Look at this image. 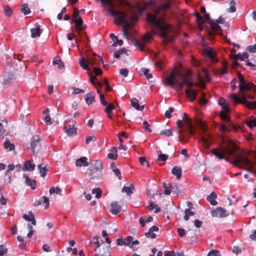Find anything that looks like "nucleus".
Masks as SVG:
<instances>
[{
	"label": "nucleus",
	"instance_id": "obj_1",
	"mask_svg": "<svg viewBox=\"0 0 256 256\" xmlns=\"http://www.w3.org/2000/svg\"><path fill=\"white\" fill-rule=\"evenodd\" d=\"M223 144L218 148L212 150L211 154L220 160H224L236 166L244 168L249 172H253L252 162L246 156L236 152L237 146L228 138H222Z\"/></svg>",
	"mask_w": 256,
	"mask_h": 256
},
{
	"label": "nucleus",
	"instance_id": "obj_2",
	"mask_svg": "<svg viewBox=\"0 0 256 256\" xmlns=\"http://www.w3.org/2000/svg\"><path fill=\"white\" fill-rule=\"evenodd\" d=\"M172 6V2L166 0L158 10L146 15L148 22L153 28L156 29L158 35L163 38H166L169 31L172 30V26L166 22L165 16V11L170 9Z\"/></svg>",
	"mask_w": 256,
	"mask_h": 256
},
{
	"label": "nucleus",
	"instance_id": "obj_3",
	"mask_svg": "<svg viewBox=\"0 0 256 256\" xmlns=\"http://www.w3.org/2000/svg\"><path fill=\"white\" fill-rule=\"evenodd\" d=\"M164 85L170 88H176L182 90L184 86H187L185 93L190 101H194L196 96V90L192 88L194 85L192 76L183 75L173 70L169 76H166L164 82Z\"/></svg>",
	"mask_w": 256,
	"mask_h": 256
},
{
	"label": "nucleus",
	"instance_id": "obj_4",
	"mask_svg": "<svg viewBox=\"0 0 256 256\" xmlns=\"http://www.w3.org/2000/svg\"><path fill=\"white\" fill-rule=\"evenodd\" d=\"M240 82L238 88L241 98L235 94H231L230 98L236 104L240 103L246 107L254 109L256 108V102H248V99L252 100L254 96L252 93L256 94V89L252 83L246 82L244 76L240 74L238 76Z\"/></svg>",
	"mask_w": 256,
	"mask_h": 256
},
{
	"label": "nucleus",
	"instance_id": "obj_5",
	"mask_svg": "<svg viewBox=\"0 0 256 256\" xmlns=\"http://www.w3.org/2000/svg\"><path fill=\"white\" fill-rule=\"evenodd\" d=\"M100 2L108 12L116 18V24L122 25L124 37L127 39L130 38L131 37L130 34L127 30L131 24L130 18H127L124 12L114 9L112 0H100Z\"/></svg>",
	"mask_w": 256,
	"mask_h": 256
},
{
	"label": "nucleus",
	"instance_id": "obj_6",
	"mask_svg": "<svg viewBox=\"0 0 256 256\" xmlns=\"http://www.w3.org/2000/svg\"><path fill=\"white\" fill-rule=\"evenodd\" d=\"M218 104L221 106L222 109L220 112V117L222 120H226L227 123L226 125L220 124L219 126L220 130L222 132H229L231 130H234L235 131L242 130L240 126H235L230 122V118L228 115L230 112L228 104L226 103L224 99L222 98L219 99Z\"/></svg>",
	"mask_w": 256,
	"mask_h": 256
},
{
	"label": "nucleus",
	"instance_id": "obj_7",
	"mask_svg": "<svg viewBox=\"0 0 256 256\" xmlns=\"http://www.w3.org/2000/svg\"><path fill=\"white\" fill-rule=\"evenodd\" d=\"M103 59L100 56L94 54V58H90L88 60H86L84 58H82L80 60V64L83 69L89 72L90 71V70L88 68V66L90 65L93 66L94 64H97L100 62L103 63Z\"/></svg>",
	"mask_w": 256,
	"mask_h": 256
},
{
	"label": "nucleus",
	"instance_id": "obj_8",
	"mask_svg": "<svg viewBox=\"0 0 256 256\" xmlns=\"http://www.w3.org/2000/svg\"><path fill=\"white\" fill-rule=\"evenodd\" d=\"M40 142L41 138L38 134H35L32 138L30 146L34 154H36L40 150L41 148Z\"/></svg>",
	"mask_w": 256,
	"mask_h": 256
},
{
	"label": "nucleus",
	"instance_id": "obj_9",
	"mask_svg": "<svg viewBox=\"0 0 256 256\" xmlns=\"http://www.w3.org/2000/svg\"><path fill=\"white\" fill-rule=\"evenodd\" d=\"M199 80L203 86H204L205 83L210 82V78L208 74V70L207 69L202 68L201 72L199 73Z\"/></svg>",
	"mask_w": 256,
	"mask_h": 256
},
{
	"label": "nucleus",
	"instance_id": "obj_10",
	"mask_svg": "<svg viewBox=\"0 0 256 256\" xmlns=\"http://www.w3.org/2000/svg\"><path fill=\"white\" fill-rule=\"evenodd\" d=\"M212 215L213 217L223 218L228 216L229 213L224 208L218 207L212 211Z\"/></svg>",
	"mask_w": 256,
	"mask_h": 256
},
{
	"label": "nucleus",
	"instance_id": "obj_11",
	"mask_svg": "<svg viewBox=\"0 0 256 256\" xmlns=\"http://www.w3.org/2000/svg\"><path fill=\"white\" fill-rule=\"evenodd\" d=\"M204 54L208 56L213 62H216L217 60L216 58V52L211 48L206 46L204 50Z\"/></svg>",
	"mask_w": 256,
	"mask_h": 256
},
{
	"label": "nucleus",
	"instance_id": "obj_12",
	"mask_svg": "<svg viewBox=\"0 0 256 256\" xmlns=\"http://www.w3.org/2000/svg\"><path fill=\"white\" fill-rule=\"evenodd\" d=\"M23 177L25 179L26 184L28 186H30L32 190L36 189V181L34 180L30 179L28 178V174H24Z\"/></svg>",
	"mask_w": 256,
	"mask_h": 256
},
{
	"label": "nucleus",
	"instance_id": "obj_13",
	"mask_svg": "<svg viewBox=\"0 0 256 256\" xmlns=\"http://www.w3.org/2000/svg\"><path fill=\"white\" fill-rule=\"evenodd\" d=\"M102 172L90 169L89 177L92 180H99L102 177Z\"/></svg>",
	"mask_w": 256,
	"mask_h": 256
},
{
	"label": "nucleus",
	"instance_id": "obj_14",
	"mask_svg": "<svg viewBox=\"0 0 256 256\" xmlns=\"http://www.w3.org/2000/svg\"><path fill=\"white\" fill-rule=\"evenodd\" d=\"M22 218L28 222H31L32 224L34 226L36 225V220L34 218V214L32 211L28 212V214H24Z\"/></svg>",
	"mask_w": 256,
	"mask_h": 256
},
{
	"label": "nucleus",
	"instance_id": "obj_15",
	"mask_svg": "<svg viewBox=\"0 0 256 256\" xmlns=\"http://www.w3.org/2000/svg\"><path fill=\"white\" fill-rule=\"evenodd\" d=\"M121 210V207L117 202H114L110 204V212L113 214H116Z\"/></svg>",
	"mask_w": 256,
	"mask_h": 256
},
{
	"label": "nucleus",
	"instance_id": "obj_16",
	"mask_svg": "<svg viewBox=\"0 0 256 256\" xmlns=\"http://www.w3.org/2000/svg\"><path fill=\"white\" fill-rule=\"evenodd\" d=\"M35 168V164L34 163H32L30 160H26L24 162L23 167L22 170L24 171H31L32 172Z\"/></svg>",
	"mask_w": 256,
	"mask_h": 256
},
{
	"label": "nucleus",
	"instance_id": "obj_17",
	"mask_svg": "<svg viewBox=\"0 0 256 256\" xmlns=\"http://www.w3.org/2000/svg\"><path fill=\"white\" fill-rule=\"evenodd\" d=\"M86 103L90 105L95 101L94 94L93 92L88 93L84 96Z\"/></svg>",
	"mask_w": 256,
	"mask_h": 256
},
{
	"label": "nucleus",
	"instance_id": "obj_18",
	"mask_svg": "<svg viewBox=\"0 0 256 256\" xmlns=\"http://www.w3.org/2000/svg\"><path fill=\"white\" fill-rule=\"evenodd\" d=\"M184 122V124L186 125V128L188 130V133L190 134H194L192 130V123L191 120L188 117V118L182 120Z\"/></svg>",
	"mask_w": 256,
	"mask_h": 256
},
{
	"label": "nucleus",
	"instance_id": "obj_19",
	"mask_svg": "<svg viewBox=\"0 0 256 256\" xmlns=\"http://www.w3.org/2000/svg\"><path fill=\"white\" fill-rule=\"evenodd\" d=\"M87 160L88 158L86 157H81L76 160V164L79 167L87 166L88 165Z\"/></svg>",
	"mask_w": 256,
	"mask_h": 256
},
{
	"label": "nucleus",
	"instance_id": "obj_20",
	"mask_svg": "<svg viewBox=\"0 0 256 256\" xmlns=\"http://www.w3.org/2000/svg\"><path fill=\"white\" fill-rule=\"evenodd\" d=\"M217 198L216 194L212 192L211 194L206 198V200L212 206H216L218 204L217 202L215 199Z\"/></svg>",
	"mask_w": 256,
	"mask_h": 256
},
{
	"label": "nucleus",
	"instance_id": "obj_21",
	"mask_svg": "<svg viewBox=\"0 0 256 256\" xmlns=\"http://www.w3.org/2000/svg\"><path fill=\"white\" fill-rule=\"evenodd\" d=\"M131 105L136 110H142L144 108V105L140 106L138 100L135 98H133L130 100Z\"/></svg>",
	"mask_w": 256,
	"mask_h": 256
},
{
	"label": "nucleus",
	"instance_id": "obj_22",
	"mask_svg": "<svg viewBox=\"0 0 256 256\" xmlns=\"http://www.w3.org/2000/svg\"><path fill=\"white\" fill-rule=\"evenodd\" d=\"M48 165L46 164L42 166V164H40L38 166V168L40 170V173L41 176L44 177L46 174V172L48 170Z\"/></svg>",
	"mask_w": 256,
	"mask_h": 256
},
{
	"label": "nucleus",
	"instance_id": "obj_23",
	"mask_svg": "<svg viewBox=\"0 0 256 256\" xmlns=\"http://www.w3.org/2000/svg\"><path fill=\"white\" fill-rule=\"evenodd\" d=\"M12 75L6 76L2 82V84L4 87L10 86L12 82Z\"/></svg>",
	"mask_w": 256,
	"mask_h": 256
},
{
	"label": "nucleus",
	"instance_id": "obj_24",
	"mask_svg": "<svg viewBox=\"0 0 256 256\" xmlns=\"http://www.w3.org/2000/svg\"><path fill=\"white\" fill-rule=\"evenodd\" d=\"M182 168L180 166H176L174 167L172 170V174L176 176L178 179H180L182 177Z\"/></svg>",
	"mask_w": 256,
	"mask_h": 256
},
{
	"label": "nucleus",
	"instance_id": "obj_25",
	"mask_svg": "<svg viewBox=\"0 0 256 256\" xmlns=\"http://www.w3.org/2000/svg\"><path fill=\"white\" fill-rule=\"evenodd\" d=\"M31 32V36L32 38H38L40 36V29L38 26V27H36V28H32L30 30Z\"/></svg>",
	"mask_w": 256,
	"mask_h": 256
},
{
	"label": "nucleus",
	"instance_id": "obj_26",
	"mask_svg": "<svg viewBox=\"0 0 256 256\" xmlns=\"http://www.w3.org/2000/svg\"><path fill=\"white\" fill-rule=\"evenodd\" d=\"M75 23L76 29L78 30H80L83 28L82 23L83 21L81 17H78L77 18L72 20Z\"/></svg>",
	"mask_w": 256,
	"mask_h": 256
},
{
	"label": "nucleus",
	"instance_id": "obj_27",
	"mask_svg": "<svg viewBox=\"0 0 256 256\" xmlns=\"http://www.w3.org/2000/svg\"><path fill=\"white\" fill-rule=\"evenodd\" d=\"M65 130L66 133L69 136H72L74 134L76 133V130L74 126L69 125L65 127Z\"/></svg>",
	"mask_w": 256,
	"mask_h": 256
},
{
	"label": "nucleus",
	"instance_id": "obj_28",
	"mask_svg": "<svg viewBox=\"0 0 256 256\" xmlns=\"http://www.w3.org/2000/svg\"><path fill=\"white\" fill-rule=\"evenodd\" d=\"M90 169L94 170L96 171L102 172V162L99 160H96L93 168Z\"/></svg>",
	"mask_w": 256,
	"mask_h": 256
},
{
	"label": "nucleus",
	"instance_id": "obj_29",
	"mask_svg": "<svg viewBox=\"0 0 256 256\" xmlns=\"http://www.w3.org/2000/svg\"><path fill=\"white\" fill-rule=\"evenodd\" d=\"M148 208L150 210H152L155 208V213L159 212L161 210L160 208L158 207L156 204H155L152 201L150 202L148 206Z\"/></svg>",
	"mask_w": 256,
	"mask_h": 256
},
{
	"label": "nucleus",
	"instance_id": "obj_30",
	"mask_svg": "<svg viewBox=\"0 0 256 256\" xmlns=\"http://www.w3.org/2000/svg\"><path fill=\"white\" fill-rule=\"evenodd\" d=\"M134 188V186L132 184H130L129 186H124L122 188V192H126L128 196H130L132 193Z\"/></svg>",
	"mask_w": 256,
	"mask_h": 256
},
{
	"label": "nucleus",
	"instance_id": "obj_31",
	"mask_svg": "<svg viewBox=\"0 0 256 256\" xmlns=\"http://www.w3.org/2000/svg\"><path fill=\"white\" fill-rule=\"evenodd\" d=\"M153 218L151 216L148 217L146 219H145L144 217H140L139 218V222L140 226L142 227H144V226L146 222H151Z\"/></svg>",
	"mask_w": 256,
	"mask_h": 256
},
{
	"label": "nucleus",
	"instance_id": "obj_32",
	"mask_svg": "<svg viewBox=\"0 0 256 256\" xmlns=\"http://www.w3.org/2000/svg\"><path fill=\"white\" fill-rule=\"evenodd\" d=\"M169 188L172 192L178 195L181 193L180 192L178 186L176 184H169Z\"/></svg>",
	"mask_w": 256,
	"mask_h": 256
},
{
	"label": "nucleus",
	"instance_id": "obj_33",
	"mask_svg": "<svg viewBox=\"0 0 256 256\" xmlns=\"http://www.w3.org/2000/svg\"><path fill=\"white\" fill-rule=\"evenodd\" d=\"M210 28L212 30L214 33H218L221 30L220 27L218 24L217 22H211Z\"/></svg>",
	"mask_w": 256,
	"mask_h": 256
},
{
	"label": "nucleus",
	"instance_id": "obj_34",
	"mask_svg": "<svg viewBox=\"0 0 256 256\" xmlns=\"http://www.w3.org/2000/svg\"><path fill=\"white\" fill-rule=\"evenodd\" d=\"M194 214V212L191 211L189 208H186L184 210V218L185 220L187 221L189 220L190 216H193Z\"/></svg>",
	"mask_w": 256,
	"mask_h": 256
},
{
	"label": "nucleus",
	"instance_id": "obj_35",
	"mask_svg": "<svg viewBox=\"0 0 256 256\" xmlns=\"http://www.w3.org/2000/svg\"><path fill=\"white\" fill-rule=\"evenodd\" d=\"M96 79V76H92V75L90 76V81L91 83L93 85H94L95 86H96V88L98 86L102 87V83L99 81H98L96 82H95L94 80Z\"/></svg>",
	"mask_w": 256,
	"mask_h": 256
},
{
	"label": "nucleus",
	"instance_id": "obj_36",
	"mask_svg": "<svg viewBox=\"0 0 256 256\" xmlns=\"http://www.w3.org/2000/svg\"><path fill=\"white\" fill-rule=\"evenodd\" d=\"M20 11L24 15L28 14L30 12V8H28L27 4H24L22 5Z\"/></svg>",
	"mask_w": 256,
	"mask_h": 256
},
{
	"label": "nucleus",
	"instance_id": "obj_37",
	"mask_svg": "<svg viewBox=\"0 0 256 256\" xmlns=\"http://www.w3.org/2000/svg\"><path fill=\"white\" fill-rule=\"evenodd\" d=\"M110 248V246H107L105 248H104L103 251L100 254V256H111Z\"/></svg>",
	"mask_w": 256,
	"mask_h": 256
},
{
	"label": "nucleus",
	"instance_id": "obj_38",
	"mask_svg": "<svg viewBox=\"0 0 256 256\" xmlns=\"http://www.w3.org/2000/svg\"><path fill=\"white\" fill-rule=\"evenodd\" d=\"M53 64H54L58 65V68L59 69L62 68L64 66V65L62 64V62H61L60 58L59 56H56L54 58L53 60Z\"/></svg>",
	"mask_w": 256,
	"mask_h": 256
},
{
	"label": "nucleus",
	"instance_id": "obj_39",
	"mask_svg": "<svg viewBox=\"0 0 256 256\" xmlns=\"http://www.w3.org/2000/svg\"><path fill=\"white\" fill-rule=\"evenodd\" d=\"M236 2L234 0H232L230 2V8L228 9L227 11L228 12H234L236 10Z\"/></svg>",
	"mask_w": 256,
	"mask_h": 256
},
{
	"label": "nucleus",
	"instance_id": "obj_40",
	"mask_svg": "<svg viewBox=\"0 0 256 256\" xmlns=\"http://www.w3.org/2000/svg\"><path fill=\"white\" fill-rule=\"evenodd\" d=\"M140 71L146 76L147 79L150 80L152 78V74L150 73L149 70L148 69L142 68Z\"/></svg>",
	"mask_w": 256,
	"mask_h": 256
},
{
	"label": "nucleus",
	"instance_id": "obj_41",
	"mask_svg": "<svg viewBox=\"0 0 256 256\" xmlns=\"http://www.w3.org/2000/svg\"><path fill=\"white\" fill-rule=\"evenodd\" d=\"M236 59L244 60L245 59H247L248 58V54L246 52H244L242 54L239 53L236 55Z\"/></svg>",
	"mask_w": 256,
	"mask_h": 256
},
{
	"label": "nucleus",
	"instance_id": "obj_42",
	"mask_svg": "<svg viewBox=\"0 0 256 256\" xmlns=\"http://www.w3.org/2000/svg\"><path fill=\"white\" fill-rule=\"evenodd\" d=\"M50 194H52L54 193H56V194H59L60 195H62V190L61 188H60L59 187H56V188H54V187H52L50 189Z\"/></svg>",
	"mask_w": 256,
	"mask_h": 256
},
{
	"label": "nucleus",
	"instance_id": "obj_43",
	"mask_svg": "<svg viewBox=\"0 0 256 256\" xmlns=\"http://www.w3.org/2000/svg\"><path fill=\"white\" fill-rule=\"evenodd\" d=\"M246 124L250 128L256 126V120L254 118H250L246 121Z\"/></svg>",
	"mask_w": 256,
	"mask_h": 256
},
{
	"label": "nucleus",
	"instance_id": "obj_44",
	"mask_svg": "<svg viewBox=\"0 0 256 256\" xmlns=\"http://www.w3.org/2000/svg\"><path fill=\"white\" fill-rule=\"evenodd\" d=\"M92 193L96 194L95 196L97 198H100L102 196V190L98 188H94L92 190Z\"/></svg>",
	"mask_w": 256,
	"mask_h": 256
},
{
	"label": "nucleus",
	"instance_id": "obj_45",
	"mask_svg": "<svg viewBox=\"0 0 256 256\" xmlns=\"http://www.w3.org/2000/svg\"><path fill=\"white\" fill-rule=\"evenodd\" d=\"M4 124L0 123V138L3 139L6 134V130L4 129Z\"/></svg>",
	"mask_w": 256,
	"mask_h": 256
},
{
	"label": "nucleus",
	"instance_id": "obj_46",
	"mask_svg": "<svg viewBox=\"0 0 256 256\" xmlns=\"http://www.w3.org/2000/svg\"><path fill=\"white\" fill-rule=\"evenodd\" d=\"M97 92H98V93L100 94V103L103 106H107L108 102L105 100L104 95L103 94H102L100 93V90L98 89L97 90Z\"/></svg>",
	"mask_w": 256,
	"mask_h": 256
},
{
	"label": "nucleus",
	"instance_id": "obj_47",
	"mask_svg": "<svg viewBox=\"0 0 256 256\" xmlns=\"http://www.w3.org/2000/svg\"><path fill=\"white\" fill-rule=\"evenodd\" d=\"M160 134L165 136H172V132L170 130H165L160 132Z\"/></svg>",
	"mask_w": 256,
	"mask_h": 256
},
{
	"label": "nucleus",
	"instance_id": "obj_48",
	"mask_svg": "<svg viewBox=\"0 0 256 256\" xmlns=\"http://www.w3.org/2000/svg\"><path fill=\"white\" fill-rule=\"evenodd\" d=\"M4 146L6 149H9L10 150L14 148V145L11 144L8 140H6L4 144Z\"/></svg>",
	"mask_w": 256,
	"mask_h": 256
},
{
	"label": "nucleus",
	"instance_id": "obj_49",
	"mask_svg": "<svg viewBox=\"0 0 256 256\" xmlns=\"http://www.w3.org/2000/svg\"><path fill=\"white\" fill-rule=\"evenodd\" d=\"M182 120H178L176 122L177 126L180 128L178 131V133L179 134L182 133L184 132V130L182 129L183 122Z\"/></svg>",
	"mask_w": 256,
	"mask_h": 256
},
{
	"label": "nucleus",
	"instance_id": "obj_50",
	"mask_svg": "<svg viewBox=\"0 0 256 256\" xmlns=\"http://www.w3.org/2000/svg\"><path fill=\"white\" fill-rule=\"evenodd\" d=\"M44 122L46 125H51L52 124L53 122L49 114H46L44 117Z\"/></svg>",
	"mask_w": 256,
	"mask_h": 256
},
{
	"label": "nucleus",
	"instance_id": "obj_51",
	"mask_svg": "<svg viewBox=\"0 0 256 256\" xmlns=\"http://www.w3.org/2000/svg\"><path fill=\"white\" fill-rule=\"evenodd\" d=\"M106 106V108H105L104 111L106 113L112 112V110L115 108L114 106L112 104H108L107 106Z\"/></svg>",
	"mask_w": 256,
	"mask_h": 256
},
{
	"label": "nucleus",
	"instance_id": "obj_52",
	"mask_svg": "<svg viewBox=\"0 0 256 256\" xmlns=\"http://www.w3.org/2000/svg\"><path fill=\"white\" fill-rule=\"evenodd\" d=\"M208 256H220V254L218 250H213L209 252Z\"/></svg>",
	"mask_w": 256,
	"mask_h": 256
},
{
	"label": "nucleus",
	"instance_id": "obj_53",
	"mask_svg": "<svg viewBox=\"0 0 256 256\" xmlns=\"http://www.w3.org/2000/svg\"><path fill=\"white\" fill-rule=\"evenodd\" d=\"M139 161H140V164L144 166L145 164H146L148 167L150 166V165H149L148 162H147L146 159L145 157H144V156L140 157Z\"/></svg>",
	"mask_w": 256,
	"mask_h": 256
},
{
	"label": "nucleus",
	"instance_id": "obj_54",
	"mask_svg": "<svg viewBox=\"0 0 256 256\" xmlns=\"http://www.w3.org/2000/svg\"><path fill=\"white\" fill-rule=\"evenodd\" d=\"M194 14L196 17V22L199 24H203L204 22L203 18L200 16V14L198 12H196Z\"/></svg>",
	"mask_w": 256,
	"mask_h": 256
},
{
	"label": "nucleus",
	"instance_id": "obj_55",
	"mask_svg": "<svg viewBox=\"0 0 256 256\" xmlns=\"http://www.w3.org/2000/svg\"><path fill=\"white\" fill-rule=\"evenodd\" d=\"M133 239L134 238L132 236H128L124 240L125 242H126V245L130 247L131 246V244H132V240H133Z\"/></svg>",
	"mask_w": 256,
	"mask_h": 256
},
{
	"label": "nucleus",
	"instance_id": "obj_56",
	"mask_svg": "<svg viewBox=\"0 0 256 256\" xmlns=\"http://www.w3.org/2000/svg\"><path fill=\"white\" fill-rule=\"evenodd\" d=\"M246 50L252 53L256 52V44L248 46Z\"/></svg>",
	"mask_w": 256,
	"mask_h": 256
},
{
	"label": "nucleus",
	"instance_id": "obj_57",
	"mask_svg": "<svg viewBox=\"0 0 256 256\" xmlns=\"http://www.w3.org/2000/svg\"><path fill=\"white\" fill-rule=\"evenodd\" d=\"M112 172L114 173L116 176L118 178V180H120L122 179V176H121L120 172L118 168H113Z\"/></svg>",
	"mask_w": 256,
	"mask_h": 256
},
{
	"label": "nucleus",
	"instance_id": "obj_58",
	"mask_svg": "<svg viewBox=\"0 0 256 256\" xmlns=\"http://www.w3.org/2000/svg\"><path fill=\"white\" fill-rule=\"evenodd\" d=\"M4 10L5 14L7 16H11L12 13V10L8 6H5L4 8Z\"/></svg>",
	"mask_w": 256,
	"mask_h": 256
},
{
	"label": "nucleus",
	"instance_id": "obj_59",
	"mask_svg": "<svg viewBox=\"0 0 256 256\" xmlns=\"http://www.w3.org/2000/svg\"><path fill=\"white\" fill-rule=\"evenodd\" d=\"M42 199L43 200V202L44 203H45L46 206H44L45 208H48L49 204H50V200L49 198L48 197L43 196L42 197Z\"/></svg>",
	"mask_w": 256,
	"mask_h": 256
},
{
	"label": "nucleus",
	"instance_id": "obj_60",
	"mask_svg": "<svg viewBox=\"0 0 256 256\" xmlns=\"http://www.w3.org/2000/svg\"><path fill=\"white\" fill-rule=\"evenodd\" d=\"M125 50V49H120L118 51L115 52L114 53V56L117 58H119L120 55L124 52Z\"/></svg>",
	"mask_w": 256,
	"mask_h": 256
},
{
	"label": "nucleus",
	"instance_id": "obj_61",
	"mask_svg": "<svg viewBox=\"0 0 256 256\" xmlns=\"http://www.w3.org/2000/svg\"><path fill=\"white\" fill-rule=\"evenodd\" d=\"M92 140H94V141H96V138H95V136H88L86 138V144H89L90 142L92 141Z\"/></svg>",
	"mask_w": 256,
	"mask_h": 256
},
{
	"label": "nucleus",
	"instance_id": "obj_62",
	"mask_svg": "<svg viewBox=\"0 0 256 256\" xmlns=\"http://www.w3.org/2000/svg\"><path fill=\"white\" fill-rule=\"evenodd\" d=\"M120 74L124 77H126L128 76V70L126 68H122L120 70Z\"/></svg>",
	"mask_w": 256,
	"mask_h": 256
},
{
	"label": "nucleus",
	"instance_id": "obj_63",
	"mask_svg": "<svg viewBox=\"0 0 256 256\" xmlns=\"http://www.w3.org/2000/svg\"><path fill=\"white\" fill-rule=\"evenodd\" d=\"M174 111V109L172 108H170L168 110L166 111L165 112V116L167 118H170L171 117V114Z\"/></svg>",
	"mask_w": 256,
	"mask_h": 256
},
{
	"label": "nucleus",
	"instance_id": "obj_64",
	"mask_svg": "<svg viewBox=\"0 0 256 256\" xmlns=\"http://www.w3.org/2000/svg\"><path fill=\"white\" fill-rule=\"evenodd\" d=\"M8 252V250L4 248V246L1 245L0 246V256H3V255L6 254Z\"/></svg>",
	"mask_w": 256,
	"mask_h": 256
}]
</instances>
